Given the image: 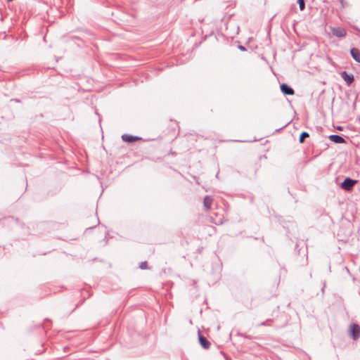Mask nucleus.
Listing matches in <instances>:
<instances>
[{
    "mask_svg": "<svg viewBox=\"0 0 360 360\" xmlns=\"http://www.w3.org/2000/svg\"><path fill=\"white\" fill-rule=\"evenodd\" d=\"M332 34L338 37H343L346 35V30L342 27H332L331 28Z\"/></svg>",
    "mask_w": 360,
    "mask_h": 360,
    "instance_id": "7ed1b4c3",
    "label": "nucleus"
},
{
    "mask_svg": "<svg viewBox=\"0 0 360 360\" xmlns=\"http://www.w3.org/2000/svg\"><path fill=\"white\" fill-rule=\"evenodd\" d=\"M239 49H240V50H242V51L245 50V47H244V46H239Z\"/></svg>",
    "mask_w": 360,
    "mask_h": 360,
    "instance_id": "dca6fc26",
    "label": "nucleus"
},
{
    "mask_svg": "<svg viewBox=\"0 0 360 360\" xmlns=\"http://www.w3.org/2000/svg\"><path fill=\"white\" fill-rule=\"evenodd\" d=\"M198 338H199V342L203 348L208 349L210 347V342L204 336H202L200 333V332L198 333Z\"/></svg>",
    "mask_w": 360,
    "mask_h": 360,
    "instance_id": "0eeeda50",
    "label": "nucleus"
},
{
    "mask_svg": "<svg viewBox=\"0 0 360 360\" xmlns=\"http://www.w3.org/2000/svg\"><path fill=\"white\" fill-rule=\"evenodd\" d=\"M300 11H304L305 8V3L304 0H297Z\"/></svg>",
    "mask_w": 360,
    "mask_h": 360,
    "instance_id": "f8f14e48",
    "label": "nucleus"
},
{
    "mask_svg": "<svg viewBox=\"0 0 360 360\" xmlns=\"http://www.w3.org/2000/svg\"><path fill=\"white\" fill-rule=\"evenodd\" d=\"M122 139L124 142L132 143L134 141L141 139V138H139L138 136H134L131 135H129V134H123L122 136Z\"/></svg>",
    "mask_w": 360,
    "mask_h": 360,
    "instance_id": "423d86ee",
    "label": "nucleus"
},
{
    "mask_svg": "<svg viewBox=\"0 0 360 360\" xmlns=\"http://www.w3.org/2000/svg\"><path fill=\"white\" fill-rule=\"evenodd\" d=\"M356 183V180L350 178H346L341 184V187L345 191H350L354 184Z\"/></svg>",
    "mask_w": 360,
    "mask_h": 360,
    "instance_id": "f03ea898",
    "label": "nucleus"
},
{
    "mask_svg": "<svg viewBox=\"0 0 360 360\" xmlns=\"http://www.w3.org/2000/svg\"><path fill=\"white\" fill-rule=\"evenodd\" d=\"M281 92L285 95H293L295 91L292 88L286 84H282L280 86Z\"/></svg>",
    "mask_w": 360,
    "mask_h": 360,
    "instance_id": "20e7f679",
    "label": "nucleus"
},
{
    "mask_svg": "<svg viewBox=\"0 0 360 360\" xmlns=\"http://www.w3.org/2000/svg\"><path fill=\"white\" fill-rule=\"evenodd\" d=\"M349 335L354 340L360 338V326L356 323H352L349 326Z\"/></svg>",
    "mask_w": 360,
    "mask_h": 360,
    "instance_id": "f257e3e1",
    "label": "nucleus"
},
{
    "mask_svg": "<svg viewBox=\"0 0 360 360\" xmlns=\"http://www.w3.org/2000/svg\"><path fill=\"white\" fill-rule=\"evenodd\" d=\"M139 267L141 269H146L148 268V263L147 262H143L140 264L139 265Z\"/></svg>",
    "mask_w": 360,
    "mask_h": 360,
    "instance_id": "4468645a",
    "label": "nucleus"
},
{
    "mask_svg": "<svg viewBox=\"0 0 360 360\" xmlns=\"http://www.w3.org/2000/svg\"><path fill=\"white\" fill-rule=\"evenodd\" d=\"M309 136V135L307 132L303 131L300 136V142L303 143L304 141V139Z\"/></svg>",
    "mask_w": 360,
    "mask_h": 360,
    "instance_id": "9b49d317",
    "label": "nucleus"
},
{
    "mask_svg": "<svg viewBox=\"0 0 360 360\" xmlns=\"http://www.w3.org/2000/svg\"><path fill=\"white\" fill-rule=\"evenodd\" d=\"M329 139L335 143H342L345 142L344 138L337 134L330 135Z\"/></svg>",
    "mask_w": 360,
    "mask_h": 360,
    "instance_id": "6e6552de",
    "label": "nucleus"
},
{
    "mask_svg": "<svg viewBox=\"0 0 360 360\" xmlns=\"http://www.w3.org/2000/svg\"><path fill=\"white\" fill-rule=\"evenodd\" d=\"M271 322H272V320L271 319H268L265 321H263L262 322L259 326H271Z\"/></svg>",
    "mask_w": 360,
    "mask_h": 360,
    "instance_id": "ddd939ff",
    "label": "nucleus"
},
{
    "mask_svg": "<svg viewBox=\"0 0 360 360\" xmlns=\"http://www.w3.org/2000/svg\"><path fill=\"white\" fill-rule=\"evenodd\" d=\"M351 56L358 63H360V51L356 48H352L350 51Z\"/></svg>",
    "mask_w": 360,
    "mask_h": 360,
    "instance_id": "1a4fd4ad",
    "label": "nucleus"
},
{
    "mask_svg": "<svg viewBox=\"0 0 360 360\" xmlns=\"http://www.w3.org/2000/svg\"><path fill=\"white\" fill-rule=\"evenodd\" d=\"M342 6V7H345V0H339Z\"/></svg>",
    "mask_w": 360,
    "mask_h": 360,
    "instance_id": "2eb2a0df",
    "label": "nucleus"
},
{
    "mask_svg": "<svg viewBox=\"0 0 360 360\" xmlns=\"http://www.w3.org/2000/svg\"><path fill=\"white\" fill-rule=\"evenodd\" d=\"M341 77L345 80V82H346V84L348 86L350 85L354 81L353 75H352V74L349 75L345 71H344L341 73Z\"/></svg>",
    "mask_w": 360,
    "mask_h": 360,
    "instance_id": "39448f33",
    "label": "nucleus"
},
{
    "mask_svg": "<svg viewBox=\"0 0 360 360\" xmlns=\"http://www.w3.org/2000/svg\"><path fill=\"white\" fill-rule=\"evenodd\" d=\"M212 200H213L212 198L209 195H207L205 197L204 200H203V205H204L205 208L207 210L210 209L212 203Z\"/></svg>",
    "mask_w": 360,
    "mask_h": 360,
    "instance_id": "9d476101",
    "label": "nucleus"
}]
</instances>
